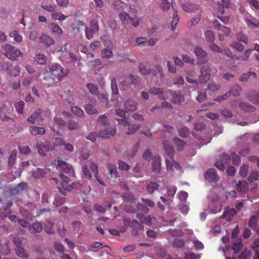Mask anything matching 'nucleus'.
<instances>
[{"label": "nucleus", "mask_w": 259, "mask_h": 259, "mask_svg": "<svg viewBox=\"0 0 259 259\" xmlns=\"http://www.w3.org/2000/svg\"><path fill=\"white\" fill-rule=\"evenodd\" d=\"M104 45L108 48H113V44L109 38L107 36H103L101 37Z\"/></svg>", "instance_id": "obj_56"}, {"label": "nucleus", "mask_w": 259, "mask_h": 259, "mask_svg": "<svg viewBox=\"0 0 259 259\" xmlns=\"http://www.w3.org/2000/svg\"><path fill=\"white\" fill-rule=\"evenodd\" d=\"M117 121L120 125L127 127V131L126 132L127 135H132L135 133L140 128V124H130L127 120L125 119H118Z\"/></svg>", "instance_id": "obj_9"}, {"label": "nucleus", "mask_w": 259, "mask_h": 259, "mask_svg": "<svg viewBox=\"0 0 259 259\" xmlns=\"http://www.w3.org/2000/svg\"><path fill=\"white\" fill-rule=\"evenodd\" d=\"M192 241L196 249L201 250L204 248V245L198 239L194 238L192 239Z\"/></svg>", "instance_id": "obj_61"}, {"label": "nucleus", "mask_w": 259, "mask_h": 259, "mask_svg": "<svg viewBox=\"0 0 259 259\" xmlns=\"http://www.w3.org/2000/svg\"><path fill=\"white\" fill-rule=\"evenodd\" d=\"M236 213V211L234 208L227 207L225 208L223 214L221 218L222 219H225L227 221H231Z\"/></svg>", "instance_id": "obj_19"}, {"label": "nucleus", "mask_w": 259, "mask_h": 259, "mask_svg": "<svg viewBox=\"0 0 259 259\" xmlns=\"http://www.w3.org/2000/svg\"><path fill=\"white\" fill-rule=\"evenodd\" d=\"M171 96H172L171 99L172 102L174 104H181L184 101V97L179 94L171 91Z\"/></svg>", "instance_id": "obj_24"}, {"label": "nucleus", "mask_w": 259, "mask_h": 259, "mask_svg": "<svg viewBox=\"0 0 259 259\" xmlns=\"http://www.w3.org/2000/svg\"><path fill=\"white\" fill-rule=\"evenodd\" d=\"M34 60L37 64L40 65H44L46 64L47 61V57L44 54L39 53L36 54Z\"/></svg>", "instance_id": "obj_31"}, {"label": "nucleus", "mask_w": 259, "mask_h": 259, "mask_svg": "<svg viewBox=\"0 0 259 259\" xmlns=\"http://www.w3.org/2000/svg\"><path fill=\"white\" fill-rule=\"evenodd\" d=\"M13 242L16 246L15 251L17 255L23 258H28V255L26 253L23 248L21 247V239L18 237H15L13 240Z\"/></svg>", "instance_id": "obj_12"}, {"label": "nucleus", "mask_w": 259, "mask_h": 259, "mask_svg": "<svg viewBox=\"0 0 259 259\" xmlns=\"http://www.w3.org/2000/svg\"><path fill=\"white\" fill-rule=\"evenodd\" d=\"M259 177L258 172L256 170H252L250 174L248 180L250 182L257 180Z\"/></svg>", "instance_id": "obj_62"}, {"label": "nucleus", "mask_w": 259, "mask_h": 259, "mask_svg": "<svg viewBox=\"0 0 259 259\" xmlns=\"http://www.w3.org/2000/svg\"><path fill=\"white\" fill-rule=\"evenodd\" d=\"M174 142L177 148L179 151L183 150L186 145V143L182 140L179 138H176Z\"/></svg>", "instance_id": "obj_48"}, {"label": "nucleus", "mask_w": 259, "mask_h": 259, "mask_svg": "<svg viewBox=\"0 0 259 259\" xmlns=\"http://www.w3.org/2000/svg\"><path fill=\"white\" fill-rule=\"evenodd\" d=\"M192 73H189L186 77L187 81L190 83L195 84H198V81L197 79H193L191 77ZM210 77V70L208 67L204 66L201 69V74L199 77V82H205Z\"/></svg>", "instance_id": "obj_5"}, {"label": "nucleus", "mask_w": 259, "mask_h": 259, "mask_svg": "<svg viewBox=\"0 0 259 259\" xmlns=\"http://www.w3.org/2000/svg\"><path fill=\"white\" fill-rule=\"evenodd\" d=\"M241 91L242 88L238 85L236 84L233 87L229 92H230V94H232L233 96L237 97L240 95Z\"/></svg>", "instance_id": "obj_51"}, {"label": "nucleus", "mask_w": 259, "mask_h": 259, "mask_svg": "<svg viewBox=\"0 0 259 259\" xmlns=\"http://www.w3.org/2000/svg\"><path fill=\"white\" fill-rule=\"evenodd\" d=\"M221 204L218 199L210 202L208 206V211L212 213H217L221 210Z\"/></svg>", "instance_id": "obj_15"}, {"label": "nucleus", "mask_w": 259, "mask_h": 259, "mask_svg": "<svg viewBox=\"0 0 259 259\" xmlns=\"http://www.w3.org/2000/svg\"><path fill=\"white\" fill-rule=\"evenodd\" d=\"M159 187L157 182H151L146 186V190L149 194L153 193Z\"/></svg>", "instance_id": "obj_37"}, {"label": "nucleus", "mask_w": 259, "mask_h": 259, "mask_svg": "<svg viewBox=\"0 0 259 259\" xmlns=\"http://www.w3.org/2000/svg\"><path fill=\"white\" fill-rule=\"evenodd\" d=\"M41 113V110L39 109H36L34 112L28 117L27 121L30 122L32 123H34L35 121H37L38 116Z\"/></svg>", "instance_id": "obj_41"}, {"label": "nucleus", "mask_w": 259, "mask_h": 259, "mask_svg": "<svg viewBox=\"0 0 259 259\" xmlns=\"http://www.w3.org/2000/svg\"><path fill=\"white\" fill-rule=\"evenodd\" d=\"M87 88L89 92L93 95H97L98 94V88L92 83H89L87 84Z\"/></svg>", "instance_id": "obj_46"}, {"label": "nucleus", "mask_w": 259, "mask_h": 259, "mask_svg": "<svg viewBox=\"0 0 259 259\" xmlns=\"http://www.w3.org/2000/svg\"><path fill=\"white\" fill-rule=\"evenodd\" d=\"M179 21V17L178 14V12L175 11L174 15H173V17H172V21L171 23V29L172 30H174V29L176 28L177 25L178 24Z\"/></svg>", "instance_id": "obj_53"}, {"label": "nucleus", "mask_w": 259, "mask_h": 259, "mask_svg": "<svg viewBox=\"0 0 259 259\" xmlns=\"http://www.w3.org/2000/svg\"><path fill=\"white\" fill-rule=\"evenodd\" d=\"M124 106L127 111H134L137 109V103L132 100H127Z\"/></svg>", "instance_id": "obj_28"}, {"label": "nucleus", "mask_w": 259, "mask_h": 259, "mask_svg": "<svg viewBox=\"0 0 259 259\" xmlns=\"http://www.w3.org/2000/svg\"><path fill=\"white\" fill-rule=\"evenodd\" d=\"M248 100L254 104H259V93L256 91L249 93L247 96Z\"/></svg>", "instance_id": "obj_27"}, {"label": "nucleus", "mask_w": 259, "mask_h": 259, "mask_svg": "<svg viewBox=\"0 0 259 259\" xmlns=\"http://www.w3.org/2000/svg\"><path fill=\"white\" fill-rule=\"evenodd\" d=\"M53 165L58 170L66 173L70 176L74 175V170L72 165L60 158L56 159L54 161Z\"/></svg>", "instance_id": "obj_6"}, {"label": "nucleus", "mask_w": 259, "mask_h": 259, "mask_svg": "<svg viewBox=\"0 0 259 259\" xmlns=\"http://www.w3.org/2000/svg\"><path fill=\"white\" fill-rule=\"evenodd\" d=\"M251 75L253 77L255 76V73L253 72H248L243 74L239 78V80L241 81H246Z\"/></svg>", "instance_id": "obj_59"}, {"label": "nucleus", "mask_w": 259, "mask_h": 259, "mask_svg": "<svg viewBox=\"0 0 259 259\" xmlns=\"http://www.w3.org/2000/svg\"><path fill=\"white\" fill-rule=\"evenodd\" d=\"M231 157L232 159V163L234 165H238L240 162V158L239 155L235 153H232L231 156L226 154H223L220 160H217L214 165L219 169L223 171L225 169V165H227L230 162Z\"/></svg>", "instance_id": "obj_2"}, {"label": "nucleus", "mask_w": 259, "mask_h": 259, "mask_svg": "<svg viewBox=\"0 0 259 259\" xmlns=\"http://www.w3.org/2000/svg\"><path fill=\"white\" fill-rule=\"evenodd\" d=\"M251 257V252L249 249L245 248L241 251L238 256V259H250Z\"/></svg>", "instance_id": "obj_45"}, {"label": "nucleus", "mask_w": 259, "mask_h": 259, "mask_svg": "<svg viewBox=\"0 0 259 259\" xmlns=\"http://www.w3.org/2000/svg\"><path fill=\"white\" fill-rule=\"evenodd\" d=\"M33 76L27 75L25 73L23 74L22 84L24 86L28 87L32 81Z\"/></svg>", "instance_id": "obj_47"}, {"label": "nucleus", "mask_w": 259, "mask_h": 259, "mask_svg": "<svg viewBox=\"0 0 259 259\" xmlns=\"http://www.w3.org/2000/svg\"><path fill=\"white\" fill-rule=\"evenodd\" d=\"M2 48L5 52V55L11 60H16L23 55L20 51L15 48L11 45L4 44L2 46Z\"/></svg>", "instance_id": "obj_7"}, {"label": "nucleus", "mask_w": 259, "mask_h": 259, "mask_svg": "<svg viewBox=\"0 0 259 259\" xmlns=\"http://www.w3.org/2000/svg\"><path fill=\"white\" fill-rule=\"evenodd\" d=\"M234 183L235 184L237 190L241 193L244 192L248 188L245 181H239L237 182L235 181Z\"/></svg>", "instance_id": "obj_25"}, {"label": "nucleus", "mask_w": 259, "mask_h": 259, "mask_svg": "<svg viewBox=\"0 0 259 259\" xmlns=\"http://www.w3.org/2000/svg\"><path fill=\"white\" fill-rule=\"evenodd\" d=\"M252 248L255 252L253 259H259V239L254 241Z\"/></svg>", "instance_id": "obj_39"}, {"label": "nucleus", "mask_w": 259, "mask_h": 259, "mask_svg": "<svg viewBox=\"0 0 259 259\" xmlns=\"http://www.w3.org/2000/svg\"><path fill=\"white\" fill-rule=\"evenodd\" d=\"M60 180L56 178H54L53 180L55 181L60 192L63 194L65 193L66 191H71L80 187L79 183H72L71 184H69L68 177L64 176L62 173L60 175Z\"/></svg>", "instance_id": "obj_3"}, {"label": "nucleus", "mask_w": 259, "mask_h": 259, "mask_svg": "<svg viewBox=\"0 0 259 259\" xmlns=\"http://www.w3.org/2000/svg\"><path fill=\"white\" fill-rule=\"evenodd\" d=\"M11 37L13 38L14 40L18 42H20L22 40V36L19 34L18 32L16 30L13 31L10 34Z\"/></svg>", "instance_id": "obj_52"}, {"label": "nucleus", "mask_w": 259, "mask_h": 259, "mask_svg": "<svg viewBox=\"0 0 259 259\" xmlns=\"http://www.w3.org/2000/svg\"><path fill=\"white\" fill-rule=\"evenodd\" d=\"M149 92L151 95L158 96L159 99L161 100H165L168 99L171 94V91H164L163 89L158 87H151Z\"/></svg>", "instance_id": "obj_8"}, {"label": "nucleus", "mask_w": 259, "mask_h": 259, "mask_svg": "<svg viewBox=\"0 0 259 259\" xmlns=\"http://www.w3.org/2000/svg\"><path fill=\"white\" fill-rule=\"evenodd\" d=\"M180 135L183 138H186L189 136V130L186 126L182 127L179 130Z\"/></svg>", "instance_id": "obj_63"}, {"label": "nucleus", "mask_w": 259, "mask_h": 259, "mask_svg": "<svg viewBox=\"0 0 259 259\" xmlns=\"http://www.w3.org/2000/svg\"><path fill=\"white\" fill-rule=\"evenodd\" d=\"M244 19L247 25L250 28H254L259 27V20L252 17L249 14H245Z\"/></svg>", "instance_id": "obj_13"}, {"label": "nucleus", "mask_w": 259, "mask_h": 259, "mask_svg": "<svg viewBox=\"0 0 259 259\" xmlns=\"http://www.w3.org/2000/svg\"><path fill=\"white\" fill-rule=\"evenodd\" d=\"M71 111L73 114L79 117H81L84 114L83 110L77 106L72 107Z\"/></svg>", "instance_id": "obj_55"}, {"label": "nucleus", "mask_w": 259, "mask_h": 259, "mask_svg": "<svg viewBox=\"0 0 259 259\" xmlns=\"http://www.w3.org/2000/svg\"><path fill=\"white\" fill-rule=\"evenodd\" d=\"M119 18L124 24H128L130 23V21L131 20V18L129 16L128 14L125 12L121 13L119 14Z\"/></svg>", "instance_id": "obj_44"}, {"label": "nucleus", "mask_w": 259, "mask_h": 259, "mask_svg": "<svg viewBox=\"0 0 259 259\" xmlns=\"http://www.w3.org/2000/svg\"><path fill=\"white\" fill-rule=\"evenodd\" d=\"M116 134V130L113 127H110L105 130L100 131L98 133V137L102 138H109L111 136L115 135Z\"/></svg>", "instance_id": "obj_18"}, {"label": "nucleus", "mask_w": 259, "mask_h": 259, "mask_svg": "<svg viewBox=\"0 0 259 259\" xmlns=\"http://www.w3.org/2000/svg\"><path fill=\"white\" fill-rule=\"evenodd\" d=\"M50 72L46 70L44 72V84L49 87L54 84L55 80H61L67 74L63 68L58 64H54L49 68Z\"/></svg>", "instance_id": "obj_1"}, {"label": "nucleus", "mask_w": 259, "mask_h": 259, "mask_svg": "<svg viewBox=\"0 0 259 259\" xmlns=\"http://www.w3.org/2000/svg\"><path fill=\"white\" fill-rule=\"evenodd\" d=\"M182 9L188 13L194 12L198 10L199 7L196 5L186 4L182 6Z\"/></svg>", "instance_id": "obj_26"}, {"label": "nucleus", "mask_w": 259, "mask_h": 259, "mask_svg": "<svg viewBox=\"0 0 259 259\" xmlns=\"http://www.w3.org/2000/svg\"><path fill=\"white\" fill-rule=\"evenodd\" d=\"M42 229V225L38 222L34 223L32 226H29V230L32 233L40 232Z\"/></svg>", "instance_id": "obj_42"}, {"label": "nucleus", "mask_w": 259, "mask_h": 259, "mask_svg": "<svg viewBox=\"0 0 259 259\" xmlns=\"http://www.w3.org/2000/svg\"><path fill=\"white\" fill-rule=\"evenodd\" d=\"M152 169L154 172L157 173L161 169V158L159 156H155L152 162Z\"/></svg>", "instance_id": "obj_22"}, {"label": "nucleus", "mask_w": 259, "mask_h": 259, "mask_svg": "<svg viewBox=\"0 0 259 259\" xmlns=\"http://www.w3.org/2000/svg\"><path fill=\"white\" fill-rule=\"evenodd\" d=\"M26 184L24 183H21L18 184L17 187L12 190V193L13 194H19L22 191L26 190Z\"/></svg>", "instance_id": "obj_30"}, {"label": "nucleus", "mask_w": 259, "mask_h": 259, "mask_svg": "<svg viewBox=\"0 0 259 259\" xmlns=\"http://www.w3.org/2000/svg\"><path fill=\"white\" fill-rule=\"evenodd\" d=\"M215 26L219 31L218 35L220 40H223L224 36H227L229 35L230 33L229 28L222 25L220 24H218Z\"/></svg>", "instance_id": "obj_20"}, {"label": "nucleus", "mask_w": 259, "mask_h": 259, "mask_svg": "<svg viewBox=\"0 0 259 259\" xmlns=\"http://www.w3.org/2000/svg\"><path fill=\"white\" fill-rule=\"evenodd\" d=\"M46 172L44 169L37 168L32 172V176L35 178H40L44 177Z\"/></svg>", "instance_id": "obj_49"}, {"label": "nucleus", "mask_w": 259, "mask_h": 259, "mask_svg": "<svg viewBox=\"0 0 259 259\" xmlns=\"http://www.w3.org/2000/svg\"><path fill=\"white\" fill-rule=\"evenodd\" d=\"M130 225L133 228V234L134 235H137L138 234V231L142 230L144 228L141 224L136 220H133Z\"/></svg>", "instance_id": "obj_29"}, {"label": "nucleus", "mask_w": 259, "mask_h": 259, "mask_svg": "<svg viewBox=\"0 0 259 259\" xmlns=\"http://www.w3.org/2000/svg\"><path fill=\"white\" fill-rule=\"evenodd\" d=\"M86 112L88 114L93 115L98 113L97 108L91 104H87L84 106Z\"/></svg>", "instance_id": "obj_34"}, {"label": "nucleus", "mask_w": 259, "mask_h": 259, "mask_svg": "<svg viewBox=\"0 0 259 259\" xmlns=\"http://www.w3.org/2000/svg\"><path fill=\"white\" fill-rule=\"evenodd\" d=\"M137 218L140 221L141 223H145L147 225L151 224L152 222V218L150 216L144 217L143 215L140 214H137Z\"/></svg>", "instance_id": "obj_43"}, {"label": "nucleus", "mask_w": 259, "mask_h": 259, "mask_svg": "<svg viewBox=\"0 0 259 259\" xmlns=\"http://www.w3.org/2000/svg\"><path fill=\"white\" fill-rule=\"evenodd\" d=\"M99 26L95 21H92L89 25L85 28V36L89 39H92L94 35L96 34L99 31Z\"/></svg>", "instance_id": "obj_10"}, {"label": "nucleus", "mask_w": 259, "mask_h": 259, "mask_svg": "<svg viewBox=\"0 0 259 259\" xmlns=\"http://www.w3.org/2000/svg\"><path fill=\"white\" fill-rule=\"evenodd\" d=\"M205 178L210 182H217L219 180V177L214 168L209 169L206 172Z\"/></svg>", "instance_id": "obj_16"}, {"label": "nucleus", "mask_w": 259, "mask_h": 259, "mask_svg": "<svg viewBox=\"0 0 259 259\" xmlns=\"http://www.w3.org/2000/svg\"><path fill=\"white\" fill-rule=\"evenodd\" d=\"M112 48H105L101 53V57L103 58L110 59L112 58L113 53L112 50Z\"/></svg>", "instance_id": "obj_33"}, {"label": "nucleus", "mask_w": 259, "mask_h": 259, "mask_svg": "<svg viewBox=\"0 0 259 259\" xmlns=\"http://www.w3.org/2000/svg\"><path fill=\"white\" fill-rule=\"evenodd\" d=\"M171 4L167 0H161L160 7L163 11H167L170 9Z\"/></svg>", "instance_id": "obj_64"}, {"label": "nucleus", "mask_w": 259, "mask_h": 259, "mask_svg": "<svg viewBox=\"0 0 259 259\" xmlns=\"http://www.w3.org/2000/svg\"><path fill=\"white\" fill-rule=\"evenodd\" d=\"M90 167L91 168L92 172L95 174L97 181L99 182V183L100 184L104 185V183L101 180H100V178L98 176V171L97 165L94 163L93 162H91V163L90 164Z\"/></svg>", "instance_id": "obj_38"}, {"label": "nucleus", "mask_w": 259, "mask_h": 259, "mask_svg": "<svg viewBox=\"0 0 259 259\" xmlns=\"http://www.w3.org/2000/svg\"><path fill=\"white\" fill-rule=\"evenodd\" d=\"M115 8L117 10L127 9L128 6L124 2L118 0L114 3Z\"/></svg>", "instance_id": "obj_54"}, {"label": "nucleus", "mask_w": 259, "mask_h": 259, "mask_svg": "<svg viewBox=\"0 0 259 259\" xmlns=\"http://www.w3.org/2000/svg\"><path fill=\"white\" fill-rule=\"evenodd\" d=\"M37 148L39 154L44 156L46 155L47 152L53 150L54 148V146L51 145L49 146L47 143L45 145L41 143L37 144Z\"/></svg>", "instance_id": "obj_21"}, {"label": "nucleus", "mask_w": 259, "mask_h": 259, "mask_svg": "<svg viewBox=\"0 0 259 259\" xmlns=\"http://www.w3.org/2000/svg\"><path fill=\"white\" fill-rule=\"evenodd\" d=\"M29 132L33 136L41 135L45 133V130L43 127L36 126H31L29 128Z\"/></svg>", "instance_id": "obj_23"}, {"label": "nucleus", "mask_w": 259, "mask_h": 259, "mask_svg": "<svg viewBox=\"0 0 259 259\" xmlns=\"http://www.w3.org/2000/svg\"><path fill=\"white\" fill-rule=\"evenodd\" d=\"M108 168L111 176L115 177L117 176V168L115 165L109 164L108 166Z\"/></svg>", "instance_id": "obj_58"}, {"label": "nucleus", "mask_w": 259, "mask_h": 259, "mask_svg": "<svg viewBox=\"0 0 259 259\" xmlns=\"http://www.w3.org/2000/svg\"><path fill=\"white\" fill-rule=\"evenodd\" d=\"M164 147L166 155L169 157V159L166 158L165 159L166 165L167 169H180L181 166L180 164L173 160V157L174 155V148L168 144L165 143H164Z\"/></svg>", "instance_id": "obj_4"}, {"label": "nucleus", "mask_w": 259, "mask_h": 259, "mask_svg": "<svg viewBox=\"0 0 259 259\" xmlns=\"http://www.w3.org/2000/svg\"><path fill=\"white\" fill-rule=\"evenodd\" d=\"M239 107L245 112H253L255 109L253 106L245 102H240L239 104Z\"/></svg>", "instance_id": "obj_32"}, {"label": "nucleus", "mask_w": 259, "mask_h": 259, "mask_svg": "<svg viewBox=\"0 0 259 259\" xmlns=\"http://www.w3.org/2000/svg\"><path fill=\"white\" fill-rule=\"evenodd\" d=\"M81 126V125L77 122H75L73 120L69 121L67 127L70 130H77L79 129Z\"/></svg>", "instance_id": "obj_50"}, {"label": "nucleus", "mask_w": 259, "mask_h": 259, "mask_svg": "<svg viewBox=\"0 0 259 259\" xmlns=\"http://www.w3.org/2000/svg\"><path fill=\"white\" fill-rule=\"evenodd\" d=\"M50 28L52 33L56 35H60L62 34L63 30L61 27L55 23H51L50 26Z\"/></svg>", "instance_id": "obj_36"}, {"label": "nucleus", "mask_w": 259, "mask_h": 259, "mask_svg": "<svg viewBox=\"0 0 259 259\" xmlns=\"http://www.w3.org/2000/svg\"><path fill=\"white\" fill-rule=\"evenodd\" d=\"M39 42L46 47H49L55 44L54 39L50 36L43 34L39 38Z\"/></svg>", "instance_id": "obj_17"}, {"label": "nucleus", "mask_w": 259, "mask_h": 259, "mask_svg": "<svg viewBox=\"0 0 259 259\" xmlns=\"http://www.w3.org/2000/svg\"><path fill=\"white\" fill-rule=\"evenodd\" d=\"M0 110L2 113L9 114L13 111V107L10 103L7 102L4 104L3 106L1 107Z\"/></svg>", "instance_id": "obj_40"}, {"label": "nucleus", "mask_w": 259, "mask_h": 259, "mask_svg": "<svg viewBox=\"0 0 259 259\" xmlns=\"http://www.w3.org/2000/svg\"><path fill=\"white\" fill-rule=\"evenodd\" d=\"M194 53L197 57L198 63L199 64H204L207 61V59L206 58L207 54L201 48L196 47L195 49Z\"/></svg>", "instance_id": "obj_14"}, {"label": "nucleus", "mask_w": 259, "mask_h": 259, "mask_svg": "<svg viewBox=\"0 0 259 259\" xmlns=\"http://www.w3.org/2000/svg\"><path fill=\"white\" fill-rule=\"evenodd\" d=\"M205 36L206 39L209 42H213L214 40V35L213 32L210 30H206L205 32Z\"/></svg>", "instance_id": "obj_60"}, {"label": "nucleus", "mask_w": 259, "mask_h": 259, "mask_svg": "<svg viewBox=\"0 0 259 259\" xmlns=\"http://www.w3.org/2000/svg\"><path fill=\"white\" fill-rule=\"evenodd\" d=\"M51 17L52 19L59 21H64L67 18V16L62 13L54 11L52 13Z\"/></svg>", "instance_id": "obj_35"}, {"label": "nucleus", "mask_w": 259, "mask_h": 259, "mask_svg": "<svg viewBox=\"0 0 259 259\" xmlns=\"http://www.w3.org/2000/svg\"><path fill=\"white\" fill-rule=\"evenodd\" d=\"M139 69L140 72L143 75L149 74L155 76L156 75L157 73L161 76L163 74L162 68L159 66L156 67L157 72L154 69H149L147 68L146 65L143 64H140Z\"/></svg>", "instance_id": "obj_11"}, {"label": "nucleus", "mask_w": 259, "mask_h": 259, "mask_svg": "<svg viewBox=\"0 0 259 259\" xmlns=\"http://www.w3.org/2000/svg\"><path fill=\"white\" fill-rule=\"evenodd\" d=\"M242 247V243L240 240L235 242L232 246V249L235 253H238L241 250Z\"/></svg>", "instance_id": "obj_57"}]
</instances>
